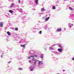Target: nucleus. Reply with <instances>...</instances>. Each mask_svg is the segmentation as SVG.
Here are the masks:
<instances>
[{
  "mask_svg": "<svg viewBox=\"0 0 74 74\" xmlns=\"http://www.w3.org/2000/svg\"><path fill=\"white\" fill-rule=\"evenodd\" d=\"M49 19V17H48L47 18H46L45 19V21H48V20Z\"/></svg>",
  "mask_w": 74,
  "mask_h": 74,
  "instance_id": "9d476101",
  "label": "nucleus"
},
{
  "mask_svg": "<svg viewBox=\"0 0 74 74\" xmlns=\"http://www.w3.org/2000/svg\"><path fill=\"white\" fill-rule=\"evenodd\" d=\"M72 60H74V58H72Z\"/></svg>",
  "mask_w": 74,
  "mask_h": 74,
  "instance_id": "393cba45",
  "label": "nucleus"
},
{
  "mask_svg": "<svg viewBox=\"0 0 74 74\" xmlns=\"http://www.w3.org/2000/svg\"><path fill=\"white\" fill-rule=\"evenodd\" d=\"M40 58L42 59V58H43V55H41V56H40Z\"/></svg>",
  "mask_w": 74,
  "mask_h": 74,
  "instance_id": "6ab92c4d",
  "label": "nucleus"
},
{
  "mask_svg": "<svg viewBox=\"0 0 74 74\" xmlns=\"http://www.w3.org/2000/svg\"><path fill=\"white\" fill-rule=\"evenodd\" d=\"M34 56H29L28 58V59H31V58H33V59H34Z\"/></svg>",
  "mask_w": 74,
  "mask_h": 74,
  "instance_id": "f03ea898",
  "label": "nucleus"
},
{
  "mask_svg": "<svg viewBox=\"0 0 74 74\" xmlns=\"http://www.w3.org/2000/svg\"><path fill=\"white\" fill-rule=\"evenodd\" d=\"M34 69V68H31V71H33V70Z\"/></svg>",
  "mask_w": 74,
  "mask_h": 74,
  "instance_id": "aec40b11",
  "label": "nucleus"
},
{
  "mask_svg": "<svg viewBox=\"0 0 74 74\" xmlns=\"http://www.w3.org/2000/svg\"><path fill=\"white\" fill-rule=\"evenodd\" d=\"M58 51L60 52H61L62 51V49H58Z\"/></svg>",
  "mask_w": 74,
  "mask_h": 74,
  "instance_id": "20e7f679",
  "label": "nucleus"
},
{
  "mask_svg": "<svg viewBox=\"0 0 74 74\" xmlns=\"http://www.w3.org/2000/svg\"><path fill=\"white\" fill-rule=\"evenodd\" d=\"M69 8L71 10H73V8H71L70 7H69Z\"/></svg>",
  "mask_w": 74,
  "mask_h": 74,
  "instance_id": "f8f14e48",
  "label": "nucleus"
},
{
  "mask_svg": "<svg viewBox=\"0 0 74 74\" xmlns=\"http://www.w3.org/2000/svg\"><path fill=\"white\" fill-rule=\"evenodd\" d=\"M63 71H65V70H63Z\"/></svg>",
  "mask_w": 74,
  "mask_h": 74,
  "instance_id": "c85d7f7f",
  "label": "nucleus"
},
{
  "mask_svg": "<svg viewBox=\"0 0 74 74\" xmlns=\"http://www.w3.org/2000/svg\"><path fill=\"white\" fill-rule=\"evenodd\" d=\"M14 5V3H12L11 5L10 6V7L11 8H12V7H13V5Z\"/></svg>",
  "mask_w": 74,
  "mask_h": 74,
  "instance_id": "ddd939ff",
  "label": "nucleus"
},
{
  "mask_svg": "<svg viewBox=\"0 0 74 74\" xmlns=\"http://www.w3.org/2000/svg\"><path fill=\"white\" fill-rule=\"evenodd\" d=\"M1 58H3V56L2 55L1 56Z\"/></svg>",
  "mask_w": 74,
  "mask_h": 74,
  "instance_id": "c756f323",
  "label": "nucleus"
},
{
  "mask_svg": "<svg viewBox=\"0 0 74 74\" xmlns=\"http://www.w3.org/2000/svg\"><path fill=\"white\" fill-rule=\"evenodd\" d=\"M29 63H31V61H30V60H29Z\"/></svg>",
  "mask_w": 74,
  "mask_h": 74,
  "instance_id": "b1692460",
  "label": "nucleus"
},
{
  "mask_svg": "<svg viewBox=\"0 0 74 74\" xmlns=\"http://www.w3.org/2000/svg\"><path fill=\"white\" fill-rule=\"evenodd\" d=\"M38 0H36V4H38Z\"/></svg>",
  "mask_w": 74,
  "mask_h": 74,
  "instance_id": "2eb2a0df",
  "label": "nucleus"
},
{
  "mask_svg": "<svg viewBox=\"0 0 74 74\" xmlns=\"http://www.w3.org/2000/svg\"><path fill=\"white\" fill-rule=\"evenodd\" d=\"M38 62H39V64H40V63H41V64H43V63H42V61H38Z\"/></svg>",
  "mask_w": 74,
  "mask_h": 74,
  "instance_id": "39448f33",
  "label": "nucleus"
},
{
  "mask_svg": "<svg viewBox=\"0 0 74 74\" xmlns=\"http://www.w3.org/2000/svg\"><path fill=\"white\" fill-rule=\"evenodd\" d=\"M41 11L42 12H44V11H45V9L44 8H42L41 9Z\"/></svg>",
  "mask_w": 74,
  "mask_h": 74,
  "instance_id": "9b49d317",
  "label": "nucleus"
},
{
  "mask_svg": "<svg viewBox=\"0 0 74 74\" xmlns=\"http://www.w3.org/2000/svg\"><path fill=\"white\" fill-rule=\"evenodd\" d=\"M20 1H21L19 0H18V2L19 3H20Z\"/></svg>",
  "mask_w": 74,
  "mask_h": 74,
  "instance_id": "a878e982",
  "label": "nucleus"
},
{
  "mask_svg": "<svg viewBox=\"0 0 74 74\" xmlns=\"http://www.w3.org/2000/svg\"><path fill=\"white\" fill-rule=\"evenodd\" d=\"M11 63V62H9L8 63Z\"/></svg>",
  "mask_w": 74,
  "mask_h": 74,
  "instance_id": "bb28decb",
  "label": "nucleus"
},
{
  "mask_svg": "<svg viewBox=\"0 0 74 74\" xmlns=\"http://www.w3.org/2000/svg\"><path fill=\"white\" fill-rule=\"evenodd\" d=\"M50 48L51 49H52V47H50Z\"/></svg>",
  "mask_w": 74,
  "mask_h": 74,
  "instance_id": "cd10ccee",
  "label": "nucleus"
},
{
  "mask_svg": "<svg viewBox=\"0 0 74 74\" xmlns=\"http://www.w3.org/2000/svg\"><path fill=\"white\" fill-rule=\"evenodd\" d=\"M20 46H21V47H24V48H25V45H21Z\"/></svg>",
  "mask_w": 74,
  "mask_h": 74,
  "instance_id": "6e6552de",
  "label": "nucleus"
},
{
  "mask_svg": "<svg viewBox=\"0 0 74 74\" xmlns=\"http://www.w3.org/2000/svg\"><path fill=\"white\" fill-rule=\"evenodd\" d=\"M18 70H22V69L21 68H20L18 69Z\"/></svg>",
  "mask_w": 74,
  "mask_h": 74,
  "instance_id": "4be33fe9",
  "label": "nucleus"
},
{
  "mask_svg": "<svg viewBox=\"0 0 74 74\" xmlns=\"http://www.w3.org/2000/svg\"><path fill=\"white\" fill-rule=\"evenodd\" d=\"M35 56L36 57V58H37L38 56V55H35Z\"/></svg>",
  "mask_w": 74,
  "mask_h": 74,
  "instance_id": "412c9836",
  "label": "nucleus"
},
{
  "mask_svg": "<svg viewBox=\"0 0 74 74\" xmlns=\"http://www.w3.org/2000/svg\"><path fill=\"white\" fill-rule=\"evenodd\" d=\"M69 27H70V28H71V26L70 25H69Z\"/></svg>",
  "mask_w": 74,
  "mask_h": 74,
  "instance_id": "5701e85b",
  "label": "nucleus"
},
{
  "mask_svg": "<svg viewBox=\"0 0 74 74\" xmlns=\"http://www.w3.org/2000/svg\"><path fill=\"white\" fill-rule=\"evenodd\" d=\"M9 12L10 13H11V14H12V13H13V11H12V10H9Z\"/></svg>",
  "mask_w": 74,
  "mask_h": 74,
  "instance_id": "0eeeda50",
  "label": "nucleus"
},
{
  "mask_svg": "<svg viewBox=\"0 0 74 74\" xmlns=\"http://www.w3.org/2000/svg\"><path fill=\"white\" fill-rule=\"evenodd\" d=\"M58 46L60 47V48H62V45H59Z\"/></svg>",
  "mask_w": 74,
  "mask_h": 74,
  "instance_id": "4468645a",
  "label": "nucleus"
},
{
  "mask_svg": "<svg viewBox=\"0 0 74 74\" xmlns=\"http://www.w3.org/2000/svg\"><path fill=\"white\" fill-rule=\"evenodd\" d=\"M42 33V31H40L39 32V34H41Z\"/></svg>",
  "mask_w": 74,
  "mask_h": 74,
  "instance_id": "a211bd4d",
  "label": "nucleus"
},
{
  "mask_svg": "<svg viewBox=\"0 0 74 74\" xmlns=\"http://www.w3.org/2000/svg\"><path fill=\"white\" fill-rule=\"evenodd\" d=\"M72 26H73V24H72Z\"/></svg>",
  "mask_w": 74,
  "mask_h": 74,
  "instance_id": "7c9ffc66",
  "label": "nucleus"
},
{
  "mask_svg": "<svg viewBox=\"0 0 74 74\" xmlns=\"http://www.w3.org/2000/svg\"><path fill=\"white\" fill-rule=\"evenodd\" d=\"M7 33L8 34V35H9V36H10L11 34L9 32H7Z\"/></svg>",
  "mask_w": 74,
  "mask_h": 74,
  "instance_id": "1a4fd4ad",
  "label": "nucleus"
},
{
  "mask_svg": "<svg viewBox=\"0 0 74 74\" xmlns=\"http://www.w3.org/2000/svg\"><path fill=\"white\" fill-rule=\"evenodd\" d=\"M0 27H3V23H0Z\"/></svg>",
  "mask_w": 74,
  "mask_h": 74,
  "instance_id": "423d86ee",
  "label": "nucleus"
},
{
  "mask_svg": "<svg viewBox=\"0 0 74 74\" xmlns=\"http://www.w3.org/2000/svg\"><path fill=\"white\" fill-rule=\"evenodd\" d=\"M32 60L33 61H34L35 62L34 64V65H36V63H37V62H38V60H34V58Z\"/></svg>",
  "mask_w": 74,
  "mask_h": 74,
  "instance_id": "f257e3e1",
  "label": "nucleus"
},
{
  "mask_svg": "<svg viewBox=\"0 0 74 74\" xmlns=\"http://www.w3.org/2000/svg\"><path fill=\"white\" fill-rule=\"evenodd\" d=\"M15 30L16 31H17V30H18V28L17 27H16L15 28Z\"/></svg>",
  "mask_w": 74,
  "mask_h": 74,
  "instance_id": "dca6fc26",
  "label": "nucleus"
},
{
  "mask_svg": "<svg viewBox=\"0 0 74 74\" xmlns=\"http://www.w3.org/2000/svg\"><path fill=\"white\" fill-rule=\"evenodd\" d=\"M56 9V8L55 6H53V10H55Z\"/></svg>",
  "mask_w": 74,
  "mask_h": 74,
  "instance_id": "f3484780",
  "label": "nucleus"
},
{
  "mask_svg": "<svg viewBox=\"0 0 74 74\" xmlns=\"http://www.w3.org/2000/svg\"><path fill=\"white\" fill-rule=\"evenodd\" d=\"M57 32H61L62 31V29L61 28H58L57 29Z\"/></svg>",
  "mask_w": 74,
  "mask_h": 74,
  "instance_id": "7ed1b4c3",
  "label": "nucleus"
}]
</instances>
